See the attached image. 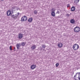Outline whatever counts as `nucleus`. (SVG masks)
<instances>
[{
  "mask_svg": "<svg viewBox=\"0 0 80 80\" xmlns=\"http://www.w3.org/2000/svg\"><path fill=\"white\" fill-rule=\"evenodd\" d=\"M2 1H3L4 0H1Z\"/></svg>",
  "mask_w": 80,
  "mask_h": 80,
  "instance_id": "29",
  "label": "nucleus"
},
{
  "mask_svg": "<svg viewBox=\"0 0 80 80\" xmlns=\"http://www.w3.org/2000/svg\"><path fill=\"white\" fill-rule=\"evenodd\" d=\"M18 15H19V12L18 13Z\"/></svg>",
  "mask_w": 80,
  "mask_h": 80,
  "instance_id": "27",
  "label": "nucleus"
},
{
  "mask_svg": "<svg viewBox=\"0 0 80 80\" xmlns=\"http://www.w3.org/2000/svg\"><path fill=\"white\" fill-rule=\"evenodd\" d=\"M80 72H77L76 73V75H75L74 78L75 80H80Z\"/></svg>",
  "mask_w": 80,
  "mask_h": 80,
  "instance_id": "1",
  "label": "nucleus"
},
{
  "mask_svg": "<svg viewBox=\"0 0 80 80\" xmlns=\"http://www.w3.org/2000/svg\"><path fill=\"white\" fill-rule=\"evenodd\" d=\"M66 15L68 17H69V16L70 15V14H67Z\"/></svg>",
  "mask_w": 80,
  "mask_h": 80,
  "instance_id": "26",
  "label": "nucleus"
},
{
  "mask_svg": "<svg viewBox=\"0 0 80 80\" xmlns=\"http://www.w3.org/2000/svg\"><path fill=\"white\" fill-rule=\"evenodd\" d=\"M64 36H65V34H64Z\"/></svg>",
  "mask_w": 80,
  "mask_h": 80,
  "instance_id": "31",
  "label": "nucleus"
},
{
  "mask_svg": "<svg viewBox=\"0 0 80 80\" xmlns=\"http://www.w3.org/2000/svg\"><path fill=\"white\" fill-rule=\"evenodd\" d=\"M56 13H58V14H59L60 13V12L58 11H57V12H56Z\"/></svg>",
  "mask_w": 80,
  "mask_h": 80,
  "instance_id": "23",
  "label": "nucleus"
},
{
  "mask_svg": "<svg viewBox=\"0 0 80 80\" xmlns=\"http://www.w3.org/2000/svg\"><path fill=\"white\" fill-rule=\"evenodd\" d=\"M7 16H10V15H12V14L11 13L10 11V10H9L7 12Z\"/></svg>",
  "mask_w": 80,
  "mask_h": 80,
  "instance_id": "5",
  "label": "nucleus"
},
{
  "mask_svg": "<svg viewBox=\"0 0 80 80\" xmlns=\"http://www.w3.org/2000/svg\"><path fill=\"white\" fill-rule=\"evenodd\" d=\"M42 47L44 48H45V47H46V46L45 45H42Z\"/></svg>",
  "mask_w": 80,
  "mask_h": 80,
  "instance_id": "17",
  "label": "nucleus"
},
{
  "mask_svg": "<svg viewBox=\"0 0 80 80\" xmlns=\"http://www.w3.org/2000/svg\"><path fill=\"white\" fill-rule=\"evenodd\" d=\"M9 49L10 50L12 51V46H10L9 47Z\"/></svg>",
  "mask_w": 80,
  "mask_h": 80,
  "instance_id": "21",
  "label": "nucleus"
},
{
  "mask_svg": "<svg viewBox=\"0 0 80 80\" xmlns=\"http://www.w3.org/2000/svg\"><path fill=\"white\" fill-rule=\"evenodd\" d=\"M73 73H74L73 72Z\"/></svg>",
  "mask_w": 80,
  "mask_h": 80,
  "instance_id": "30",
  "label": "nucleus"
},
{
  "mask_svg": "<svg viewBox=\"0 0 80 80\" xmlns=\"http://www.w3.org/2000/svg\"><path fill=\"white\" fill-rule=\"evenodd\" d=\"M70 14H71V13H70Z\"/></svg>",
  "mask_w": 80,
  "mask_h": 80,
  "instance_id": "34",
  "label": "nucleus"
},
{
  "mask_svg": "<svg viewBox=\"0 0 80 80\" xmlns=\"http://www.w3.org/2000/svg\"><path fill=\"white\" fill-rule=\"evenodd\" d=\"M24 21V19L23 18V17H22V18H21V21L22 22H23Z\"/></svg>",
  "mask_w": 80,
  "mask_h": 80,
  "instance_id": "16",
  "label": "nucleus"
},
{
  "mask_svg": "<svg viewBox=\"0 0 80 80\" xmlns=\"http://www.w3.org/2000/svg\"><path fill=\"white\" fill-rule=\"evenodd\" d=\"M70 23L72 24H75V21L74 19H72L70 21Z\"/></svg>",
  "mask_w": 80,
  "mask_h": 80,
  "instance_id": "7",
  "label": "nucleus"
},
{
  "mask_svg": "<svg viewBox=\"0 0 80 80\" xmlns=\"http://www.w3.org/2000/svg\"><path fill=\"white\" fill-rule=\"evenodd\" d=\"M45 50V49H43V50Z\"/></svg>",
  "mask_w": 80,
  "mask_h": 80,
  "instance_id": "33",
  "label": "nucleus"
},
{
  "mask_svg": "<svg viewBox=\"0 0 80 80\" xmlns=\"http://www.w3.org/2000/svg\"><path fill=\"white\" fill-rule=\"evenodd\" d=\"M25 44L24 42H22L21 43V45H22V46H24Z\"/></svg>",
  "mask_w": 80,
  "mask_h": 80,
  "instance_id": "18",
  "label": "nucleus"
},
{
  "mask_svg": "<svg viewBox=\"0 0 80 80\" xmlns=\"http://www.w3.org/2000/svg\"><path fill=\"white\" fill-rule=\"evenodd\" d=\"M34 14H37V11H34Z\"/></svg>",
  "mask_w": 80,
  "mask_h": 80,
  "instance_id": "20",
  "label": "nucleus"
},
{
  "mask_svg": "<svg viewBox=\"0 0 80 80\" xmlns=\"http://www.w3.org/2000/svg\"><path fill=\"white\" fill-rule=\"evenodd\" d=\"M23 37V35L21 33L19 34L18 35V38L19 39H22Z\"/></svg>",
  "mask_w": 80,
  "mask_h": 80,
  "instance_id": "9",
  "label": "nucleus"
},
{
  "mask_svg": "<svg viewBox=\"0 0 80 80\" xmlns=\"http://www.w3.org/2000/svg\"><path fill=\"white\" fill-rule=\"evenodd\" d=\"M72 48L74 50H77L78 49L79 46L78 44H75L73 45Z\"/></svg>",
  "mask_w": 80,
  "mask_h": 80,
  "instance_id": "2",
  "label": "nucleus"
},
{
  "mask_svg": "<svg viewBox=\"0 0 80 80\" xmlns=\"http://www.w3.org/2000/svg\"><path fill=\"white\" fill-rule=\"evenodd\" d=\"M58 66H59V64L57 63L56 64V67H58Z\"/></svg>",
  "mask_w": 80,
  "mask_h": 80,
  "instance_id": "19",
  "label": "nucleus"
},
{
  "mask_svg": "<svg viewBox=\"0 0 80 80\" xmlns=\"http://www.w3.org/2000/svg\"><path fill=\"white\" fill-rule=\"evenodd\" d=\"M11 17L12 18H14V19H17V17L18 16L17 14L12 15V14H11Z\"/></svg>",
  "mask_w": 80,
  "mask_h": 80,
  "instance_id": "4",
  "label": "nucleus"
},
{
  "mask_svg": "<svg viewBox=\"0 0 80 80\" xmlns=\"http://www.w3.org/2000/svg\"><path fill=\"white\" fill-rule=\"evenodd\" d=\"M17 50H19V48L20 47V45L18 44L16 45Z\"/></svg>",
  "mask_w": 80,
  "mask_h": 80,
  "instance_id": "13",
  "label": "nucleus"
},
{
  "mask_svg": "<svg viewBox=\"0 0 80 80\" xmlns=\"http://www.w3.org/2000/svg\"><path fill=\"white\" fill-rule=\"evenodd\" d=\"M52 11H53L54 12H55V10L54 9V8H52Z\"/></svg>",
  "mask_w": 80,
  "mask_h": 80,
  "instance_id": "24",
  "label": "nucleus"
},
{
  "mask_svg": "<svg viewBox=\"0 0 80 80\" xmlns=\"http://www.w3.org/2000/svg\"><path fill=\"white\" fill-rule=\"evenodd\" d=\"M69 7H70V4H68L67 5V7L68 8Z\"/></svg>",
  "mask_w": 80,
  "mask_h": 80,
  "instance_id": "25",
  "label": "nucleus"
},
{
  "mask_svg": "<svg viewBox=\"0 0 80 80\" xmlns=\"http://www.w3.org/2000/svg\"><path fill=\"white\" fill-rule=\"evenodd\" d=\"M24 20V22L27 20V17L25 16H23Z\"/></svg>",
  "mask_w": 80,
  "mask_h": 80,
  "instance_id": "12",
  "label": "nucleus"
},
{
  "mask_svg": "<svg viewBox=\"0 0 80 80\" xmlns=\"http://www.w3.org/2000/svg\"><path fill=\"white\" fill-rule=\"evenodd\" d=\"M36 48V47H35V45H34V46H32L31 47V48L32 50H34Z\"/></svg>",
  "mask_w": 80,
  "mask_h": 80,
  "instance_id": "15",
  "label": "nucleus"
},
{
  "mask_svg": "<svg viewBox=\"0 0 80 80\" xmlns=\"http://www.w3.org/2000/svg\"><path fill=\"white\" fill-rule=\"evenodd\" d=\"M14 49H15V50H14V51L15 50V48H14Z\"/></svg>",
  "mask_w": 80,
  "mask_h": 80,
  "instance_id": "28",
  "label": "nucleus"
},
{
  "mask_svg": "<svg viewBox=\"0 0 80 80\" xmlns=\"http://www.w3.org/2000/svg\"><path fill=\"white\" fill-rule=\"evenodd\" d=\"M78 1V2H79V0H74V2L75 3H76V2H77V1Z\"/></svg>",
  "mask_w": 80,
  "mask_h": 80,
  "instance_id": "22",
  "label": "nucleus"
},
{
  "mask_svg": "<svg viewBox=\"0 0 80 80\" xmlns=\"http://www.w3.org/2000/svg\"><path fill=\"white\" fill-rule=\"evenodd\" d=\"M64 36H65V34H64Z\"/></svg>",
  "mask_w": 80,
  "mask_h": 80,
  "instance_id": "32",
  "label": "nucleus"
},
{
  "mask_svg": "<svg viewBox=\"0 0 80 80\" xmlns=\"http://www.w3.org/2000/svg\"><path fill=\"white\" fill-rule=\"evenodd\" d=\"M32 18H29V19L28 20V21L29 22H32Z\"/></svg>",
  "mask_w": 80,
  "mask_h": 80,
  "instance_id": "14",
  "label": "nucleus"
},
{
  "mask_svg": "<svg viewBox=\"0 0 80 80\" xmlns=\"http://www.w3.org/2000/svg\"><path fill=\"white\" fill-rule=\"evenodd\" d=\"M71 10L72 12H74L75 10V7H72L71 8Z\"/></svg>",
  "mask_w": 80,
  "mask_h": 80,
  "instance_id": "10",
  "label": "nucleus"
},
{
  "mask_svg": "<svg viewBox=\"0 0 80 80\" xmlns=\"http://www.w3.org/2000/svg\"><path fill=\"white\" fill-rule=\"evenodd\" d=\"M74 31L75 32L77 33L79 32L80 31V28L79 27L76 26L74 29Z\"/></svg>",
  "mask_w": 80,
  "mask_h": 80,
  "instance_id": "3",
  "label": "nucleus"
},
{
  "mask_svg": "<svg viewBox=\"0 0 80 80\" xmlns=\"http://www.w3.org/2000/svg\"><path fill=\"white\" fill-rule=\"evenodd\" d=\"M58 47H59V48H61L63 47V44H62V43H59L58 44Z\"/></svg>",
  "mask_w": 80,
  "mask_h": 80,
  "instance_id": "8",
  "label": "nucleus"
},
{
  "mask_svg": "<svg viewBox=\"0 0 80 80\" xmlns=\"http://www.w3.org/2000/svg\"><path fill=\"white\" fill-rule=\"evenodd\" d=\"M36 66L35 65H32L31 67V70H33V69H34V68H36Z\"/></svg>",
  "mask_w": 80,
  "mask_h": 80,
  "instance_id": "6",
  "label": "nucleus"
},
{
  "mask_svg": "<svg viewBox=\"0 0 80 80\" xmlns=\"http://www.w3.org/2000/svg\"><path fill=\"white\" fill-rule=\"evenodd\" d=\"M42 48H41V49H42Z\"/></svg>",
  "mask_w": 80,
  "mask_h": 80,
  "instance_id": "35",
  "label": "nucleus"
},
{
  "mask_svg": "<svg viewBox=\"0 0 80 80\" xmlns=\"http://www.w3.org/2000/svg\"><path fill=\"white\" fill-rule=\"evenodd\" d=\"M51 15L52 17H55V12H54V11H52V12Z\"/></svg>",
  "mask_w": 80,
  "mask_h": 80,
  "instance_id": "11",
  "label": "nucleus"
}]
</instances>
